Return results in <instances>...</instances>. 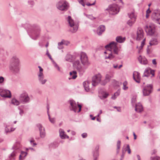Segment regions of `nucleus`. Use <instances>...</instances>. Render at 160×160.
<instances>
[{
	"mask_svg": "<svg viewBox=\"0 0 160 160\" xmlns=\"http://www.w3.org/2000/svg\"><path fill=\"white\" fill-rule=\"evenodd\" d=\"M27 28V32L30 36L33 39H36L39 37L41 32L39 26L36 24L32 25L26 23L24 26Z\"/></svg>",
	"mask_w": 160,
	"mask_h": 160,
	"instance_id": "1",
	"label": "nucleus"
},
{
	"mask_svg": "<svg viewBox=\"0 0 160 160\" xmlns=\"http://www.w3.org/2000/svg\"><path fill=\"white\" fill-rule=\"evenodd\" d=\"M68 102L70 105L69 108L71 111L75 112H79L81 111L82 108L81 105L77 104L73 100H69Z\"/></svg>",
	"mask_w": 160,
	"mask_h": 160,
	"instance_id": "2",
	"label": "nucleus"
},
{
	"mask_svg": "<svg viewBox=\"0 0 160 160\" xmlns=\"http://www.w3.org/2000/svg\"><path fill=\"white\" fill-rule=\"evenodd\" d=\"M67 20L70 27V31L73 33L76 32L78 28V24L74 22V20L72 19L71 17L70 16L68 17Z\"/></svg>",
	"mask_w": 160,
	"mask_h": 160,
	"instance_id": "3",
	"label": "nucleus"
},
{
	"mask_svg": "<svg viewBox=\"0 0 160 160\" xmlns=\"http://www.w3.org/2000/svg\"><path fill=\"white\" fill-rule=\"evenodd\" d=\"M73 67L76 69L81 75H82L85 71V69L88 67L84 66L82 67L79 60L75 61L73 63Z\"/></svg>",
	"mask_w": 160,
	"mask_h": 160,
	"instance_id": "4",
	"label": "nucleus"
},
{
	"mask_svg": "<svg viewBox=\"0 0 160 160\" xmlns=\"http://www.w3.org/2000/svg\"><path fill=\"white\" fill-rule=\"evenodd\" d=\"M38 68L39 69V70L37 73L38 80L40 83L43 85L45 83L47 80L44 78L43 68L40 66H38Z\"/></svg>",
	"mask_w": 160,
	"mask_h": 160,
	"instance_id": "5",
	"label": "nucleus"
},
{
	"mask_svg": "<svg viewBox=\"0 0 160 160\" xmlns=\"http://www.w3.org/2000/svg\"><path fill=\"white\" fill-rule=\"evenodd\" d=\"M106 10L108 11L110 14L115 15L119 12V7L117 4H113L110 5Z\"/></svg>",
	"mask_w": 160,
	"mask_h": 160,
	"instance_id": "6",
	"label": "nucleus"
},
{
	"mask_svg": "<svg viewBox=\"0 0 160 160\" xmlns=\"http://www.w3.org/2000/svg\"><path fill=\"white\" fill-rule=\"evenodd\" d=\"M145 29L148 35L152 36L155 32V26L153 24L150 23L145 26Z\"/></svg>",
	"mask_w": 160,
	"mask_h": 160,
	"instance_id": "7",
	"label": "nucleus"
},
{
	"mask_svg": "<svg viewBox=\"0 0 160 160\" xmlns=\"http://www.w3.org/2000/svg\"><path fill=\"white\" fill-rule=\"evenodd\" d=\"M30 99L28 94L26 92L21 93L19 97V101L21 103L23 104L29 103L30 101Z\"/></svg>",
	"mask_w": 160,
	"mask_h": 160,
	"instance_id": "8",
	"label": "nucleus"
},
{
	"mask_svg": "<svg viewBox=\"0 0 160 160\" xmlns=\"http://www.w3.org/2000/svg\"><path fill=\"white\" fill-rule=\"evenodd\" d=\"M68 4L65 1H60L56 5L57 8L61 11L66 10L68 8Z\"/></svg>",
	"mask_w": 160,
	"mask_h": 160,
	"instance_id": "9",
	"label": "nucleus"
},
{
	"mask_svg": "<svg viewBox=\"0 0 160 160\" xmlns=\"http://www.w3.org/2000/svg\"><path fill=\"white\" fill-rule=\"evenodd\" d=\"M117 43L115 42H112L108 44L105 46V48H110V49L113 50L114 53L116 54H118L119 50L117 47Z\"/></svg>",
	"mask_w": 160,
	"mask_h": 160,
	"instance_id": "10",
	"label": "nucleus"
},
{
	"mask_svg": "<svg viewBox=\"0 0 160 160\" xmlns=\"http://www.w3.org/2000/svg\"><path fill=\"white\" fill-rule=\"evenodd\" d=\"M80 59L82 63L84 66L88 67L89 65L88 57L84 52H82L80 54Z\"/></svg>",
	"mask_w": 160,
	"mask_h": 160,
	"instance_id": "11",
	"label": "nucleus"
},
{
	"mask_svg": "<svg viewBox=\"0 0 160 160\" xmlns=\"http://www.w3.org/2000/svg\"><path fill=\"white\" fill-rule=\"evenodd\" d=\"M152 84L148 85L143 88L142 92L143 96H148L152 92Z\"/></svg>",
	"mask_w": 160,
	"mask_h": 160,
	"instance_id": "12",
	"label": "nucleus"
},
{
	"mask_svg": "<svg viewBox=\"0 0 160 160\" xmlns=\"http://www.w3.org/2000/svg\"><path fill=\"white\" fill-rule=\"evenodd\" d=\"M0 95L2 97L7 98H10L12 96L9 90L2 88H0Z\"/></svg>",
	"mask_w": 160,
	"mask_h": 160,
	"instance_id": "13",
	"label": "nucleus"
},
{
	"mask_svg": "<svg viewBox=\"0 0 160 160\" xmlns=\"http://www.w3.org/2000/svg\"><path fill=\"white\" fill-rule=\"evenodd\" d=\"M102 78L101 75L98 74L94 76L92 78V85L93 86H96L100 82Z\"/></svg>",
	"mask_w": 160,
	"mask_h": 160,
	"instance_id": "14",
	"label": "nucleus"
},
{
	"mask_svg": "<svg viewBox=\"0 0 160 160\" xmlns=\"http://www.w3.org/2000/svg\"><path fill=\"white\" fill-rule=\"evenodd\" d=\"M152 18L160 24V10L155 11L152 15Z\"/></svg>",
	"mask_w": 160,
	"mask_h": 160,
	"instance_id": "15",
	"label": "nucleus"
},
{
	"mask_svg": "<svg viewBox=\"0 0 160 160\" xmlns=\"http://www.w3.org/2000/svg\"><path fill=\"white\" fill-rule=\"evenodd\" d=\"M20 61L16 56H13L11 59L10 65H20Z\"/></svg>",
	"mask_w": 160,
	"mask_h": 160,
	"instance_id": "16",
	"label": "nucleus"
},
{
	"mask_svg": "<svg viewBox=\"0 0 160 160\" xmlns=\"http://www.w3.org/2000/svg\"><path fill=\"white\" fill-rule=\"evenodd\" d=\"M137 36L136 39L137 40H140L143 38V32L141 28H138L137 31Z\"/></svg>",
	"mask_w": 160,
	"mask_h": 160,
	"instance_id": "17",
	"label": "nucleus"
},
{
	"mask_svg": "<svg viewBox=\"0 0 160 160\" xmlns=\"http://www.w3.org/2000/svg\"><path fill=\"white\" fill-rule=\"evenodd\" d=\"M22 145L19 141H17L14 144L12 148V149L17 152H18L20 148H21Z\"/></svg>",
	"mask_w": 160,
	"mask_h": 160,
	"instance_id": "18",
	"label": "nucleus"
},
{
	"mask_svg": "<svg viewBox=\"0 0 160 160\" xmlns=\"http://www.w3.org/2000/svg\"><path fill=\"white\" fill-rule=\"evenodd\" d=\"M133 78L137 83H139L140 82V73L138 72L134 71L133 74Z\"/></svg>",
	"mask_w": 160,
	"mask_h": 160,
	"instance_id": "19",
	"label": "nucleus"
},
{
	"mask_svg": "<svg viewBox=\"0 0 160 160\" xmlns=\"http://www.w3.org/2000/svg\"><path fill=\"white\" fill-rule=\"evenodd\" d=\"M9 68L10 70L14 73H18L19 71V66L9 65Z\"/></svg>",
	"mask_w": 160,
	"mask_h": 160,
	"instance_id": "20",
	"label": "nucleus"
},
{
	"mask_svg": "<svg viewBox=\"0 0 160 160\" xmlns=\"http://www.w3.org/2000/svg\"><path fill=\"white\" fill-rule=\"evenodd\" d=\"M59 136L61 138L64 139L66 138H69V137L65 133L64 130L61 128L59 129Z\"/></svg>",
	"mask_w": 160,
	"mask_h": 160,
	"instance_id": "21",
	"label": "nucleus"
},
{
	"mask_svg": "<svg viewBox=\"0 0 160 160\" xmlns=\"http://www.w3.org/2000/svg\"><path fill=\"white\" fill-rule=\"evenodd\" d=\"M99 147L98 146H97L95 148L94 151L93 152V160H97L98 157L99 155L98 149Z\"/></svg>",
	"mask_w": 160,
	"mask_h": 160,
	"instance_id": "22",
	"label": "nucleus"
},
{
	"mask_svg": "<svg viewBox=\"0 0 160 160\" xmlns=\"http://www.w3.org/2000/svg\"><path fill=\"white\" fill-rule=\"evenodd\" d=\"M105 29L104 25H101L99 26L97 30V34L99 35H101L102 33L105 31Z\"/></svg>",
	"mask_w": 160,
	"mask_h": 160,
	"instance_id": "23",
	"label": "nucleus"
},
{
	"mask_svg": "<svg viewBox=\"0 0 160 160\" xmlns=\"http://www.w3.org/2000/svg\"><path fill=\"white\" fill-rule=\"evenodd\" d=\"M138 58L140 63L141 64L146 65L148 64V60L144 57H142L141 56H140Z\"/></svg>",
	"mask_w": 160,
	"mask_h": 160,
	"instance_id": "24",
	"label": "nucleus"
},
{
	"mask_svg": "<svg viewBox=\"0 0 160 160\" xmlns=\"http://www.w3.org/2000/svg\"><path fill=\"white\" fill-rule=\"evenodd\" d=\"M135 110L138 112H142L143 110V107L142 104L138 103L135 105Z\"/></svg>",
	"mask_w": 160,
	"mask_h": 160,
	"instance_id": "25",
	"label": "nucleus"
},
{
	"mask_svg": "<svg viewBox=\"0 0 160 160\" xmlns=\"http://www.w3.org/2000/svg\"><path fill=\"white\" fill-rule=\"evenodd\" d=\"M74 59V56L69 54H67L65 57V60L70 62H72Z\"/></svg>",
	"mask_w": 160,
	"mask_h": 160,
	"instance_id": "26",
	"label": "nucleus"
},
{
	"mask_svg": "<svg viewBox=\"0 0 160 160\" xmlns=\"http://www.w3.org/2000/svg\"><path fill=\"white\" fill-rule=\"evenodd\" d=\"M112 77V75H110L109 74H106V79L105 81L103 82H101V84L102 85H104L106 83L109 81L110 79Z\"/></svg>",
	"mask_w": 160,
	"mask_h": 160,
	"instance_id": "27",
	"label": "nucleus"
},
{
	"mask_svg": "<svg viewBox=\"0 0 160 160\" xmlns=\"http://www.w3.org/2000/svg\"><path fill=\"white\" fill-rule=\"evenodd\" d=\"M125 37H122L121 36H117L116 38V41L117 42L120 43L123 42L125 40Z\"/></svg>",
	"mask_w": 160,
	"mask_h": 160,
	"instance_id": "28",
	"label": "nucleus"
},
{
	"mask_svg": "<svg viewBox=\"0 0 160 160\" xmlns=\"http://www.w3.org/2000/svg\"><path fill=\"white\" fill-rule=\"evenodd\" d=\"M77 77V72L76 71H73L70 72V77L69 78V79H75Z\"/></svg>",
	"mask_w": 160,
	"mask_h": 160,
	"instance_id": "29",
	"label": "nucleus"
},
{
	"mask_svg": "<svg viewBox=\"0 0 160 160\" xmlns=\"http://www.w3.org/2000/svg\"><path fill=\"white\" fill-rule=\"evenodd\" d=\"M90 83L88 81H86L83 82V85L85 90L86 92H88L89 91V84Z\"/></svg>",
	"mask_w": 160,
	"mask_h": 160,
	"instance_id": "30",
	"label": "nucleus"
},
{
	"mask_svg": "<svg viewBox=\"0 0 160 160\" xmlns=\"http://www.w3.org/2000/svg\"><path fill=\"white\" fill-rule=\"evenodd\" d=\"M20 101L15 98H13L11 101V103L15 106H18L20 104Z\"/></svg>",
	"mask_w": 160,
	"mask_h": 160,
	"instance_id": "31",
	"label": "nucleus"
},
{
	"mask_svg": "<svg viewBox=\"0 0 160 160\" xmlns=\"http://www.w3.org/2000/svg\"><path fill=\"white\" fill-rule=\"evenodd\" d=\"M158 41L157 39L152 38L149 42L150 45L151 46L152 45H156L158 44Z\"/></svg>",
	"mask_w": 160,
	"mask_h": 160,
	"instance_id": "32",
	"label": "nucleus"
},
{
	"mask_svg": "<svg viewBox=\"0 0 160 160\" xmlns=\"http://www.w3.org/2000/svg\"><path fill=\"white\" fill-rule=\"evenodd\" d=\"M27 155V153L26 152L22 151L19 155V160H23Z\"/></svg>",
	"mask_w": 160,
	"mask_h": 160,
	"instance_id": "33",
	"label": "nucleus"
},
{
	"mask_svg": "<svg viewBox=\"0 0 160 160\" xmlns=\"http://www.w3.org/2000/svg\"><path fill=\"white\" fill-rule=\"evenodd\" d=\"M150 68H146L144 71L143 76L147 77L149 76L150 74Z\"/></svg>",
	"mask_w": 160,
	"mask_h": 160,
	"instance_id": "34",
	"label": "nucleus"
},
{
	"mask_svg": "<svg viewBox=\"0 0 160 160\" xmlns=\"http://www.w3.org/2000/svg\"><path fill=\"white\" fill-rule=\"evenodd\" d=\"M18 152L13 150V151L10 154V155L9 156V159L11 160L15 159L16 154Z\"/></svg>",
	"mask_w": 160,
	"mask_h": 160,
	"instance_id": "35",
	"label": "nucleus"
},
{
	"mask_svg": "<svg viewBox=\"0 0 160 160\" xmlns=\"http://www.w3.org/2000/svg\"><path fill=\"white\" fill-rule=\"evenodd\" d=\"M128 15L130 19H133V18H134L135 19H136V16L135 14H134V11H132L131 12L129 13L128 14Z\"/></svg>",
	"mask_w": 160,
	"mask_h": 160,
	"instance_id": "36",
	"label": "nucleus"
},
{
	"mask_svg": "<svg viewBox=\"0 0 160 160\" xmlns=\"http://www.w3.org/2000/svg\"><path fill=\"white\" fill-rule=\"evenodd\" d=\"M136 21L135 19H131L129 20L127 22V24L130 26H131L135 23Z\"/></svg>",
	"mask_w": 160,
	"mask_h": 160,
	"instance_id": "37",
	"label": "nucleus"
},
{
	"mask_svg": "<svg viewBox=\"0 0 160 160\" xmlns=\"http://www.w3.org/2000/svg\"><path fill=\"white\" fill-rule=\"evenodd\" d=\"M120 93V91L119 90H118L117 92L114 93L112 97L111 98L113 100H115L119 95Z\"/></svg>",
	"mask_w": 160,
	"mask_h": 160,
	"instance_id": "38",
	"label": "nucleus"
},
{
	"mask_svg": "<svg viewBox=\"0 0 160 160\" xmlns=\"http://www.w3.org/2000/svg\"><path fill=\"white\" fill-rule=\"evenodd\" d=\"M115 57V55L112 52H111L109 54L108 56H106L105 58L106 59H109L110 60H111L113 59Z\"/></svg>",
	"mask_w": 160,
	"mask_h": 160,
	"instance_id": "39",
	"label": "nucleus"
},
{
	"mask_svg": "<svg viewBox=\"0 0 160 160\" xmlns=\"http://www.w3.org/2000/svg\"><path fill=\"white\" fill-rule=\"evenodd\" d=\"M5 133L7 134L8 133H10V128H9V126L5 124Z\"/></svg>",
	"mask_w": 160,
	"mask_h": 160,
	"instance_id": "40",
	"label": "nucleus"
},
{
	"mask_svg": "<svg viewBox=\"0 0 160 160\" xmlns=\"http://www.w3.org/2000/svg\"><path fill=\"white\" fill-rule=\"evenodd\" d=\"M63 41H62L61 42H59L58 43V48L59 49H62L63 48Z\"/></svg>",
	"mask_w": 160,
	"mask_h": 160,
	"instance_id": "41",
	"label": "nucleus"
},
{
	"mask_svg": "<svg viewBox=\"0 0 160 160\" xmlns=\"http://www.w3.org/2000/svg\"><path fill=\"white\" fill-rule=\"evenodd\" d=\"M47 109H48V110H49V108H48V107H47ZM48 116L49 119V121H50V122L52 123H55V118H50V117L49 114L48 113Z\"/></svg>",
	"mask_w": 160,
	"mask_h": 160,
	"instance_id": "42",
	"label": "nucleus"
},
{
	"mask_svg": "<svg viewBox=\"0 0 160 160\" xmlns=\"http://www.w3.org/2000/svg\"><path fill=\"white\" fill-rule=\"evenodd\" d=\"M40 136L41 138H44L46 136L45 130L40 132Z\"/></svg>",
	"mask_w": 160,
	"mask_h": 160,
	"instance_id": "43",
	"label": "nucleus"
},
{
	"mask_svg": "<svg viewBox=\"0 0 160 160\" xmlns=\"http://www.w3.org/2000/svg\"><path fill=\"white\" fill-rule=\"evenodd\" d=\"M37 126L39 129V132L45 130L44 128L42 127L41 124H38L37 125Z\"/></svg>",
	"mask_w": 160,
	"mask_h": 160,
	"instance_id": "44",
	"label": "nucleus"
},
{
	"mask_svg": "<svg viewBox=\"0 0 160 160\" xmlns=\"http://www.w3.org/2000/svg\"><path fill=\"white\" fill-rule=\"evenodd\" d=\"M136 97L135 96H134L131 99V103L132 105L133 106L134 105L135 106V105L136 104Z\"/></svg>",
	"mask_w": 160,
	"mask_h": 160,
	"instance_id": "45",
	"label": "nucleus"
},
{
	"mask_svg": "<svg viewBox=\"0 0 160 160\" xmlns=\"http://www.w3.org/2000/svg\"><path fill=\"white\" fill-rule=\"evenodd\" d=\"M108 94L106 92H105L103 93V94L101 96H99V97L100 98V99H104L106 98L108 96Z\"/></svg>",
	"mask_w": 160,
	"mask_h": 160,
	"instance_id": "46",
	"label": "nucleus"
},
{
	"mask_svg": "<svg viewBox=\"0 0 160 160\" xmlns=\"http://www.w3.org/2000/svg\"><path fill=\"white\" fill-rule=\"evenodd\" d=\"M127 82L126 81H125L123 82V89L124 90H127L128 89V87L127 86Z\"/></svg>",
	"mask_w": 160,
	"mask_h": 160,
	"instance_id": "47",
	"label": "nucleus"
},
{
	"mask_svg": "<svg viewBox=\"0 0 160 160\" xmlns=\"http://www.w3.org/2000/svg\"><path fill=\"white\" fill-rule=\"evenodd\" d=\"M120 145H121L120 141L119 140L117 142V153H118V152H119V150L120 148Z\"/></svg>",
	"mask_w": 160,
	"mask_h": 160,
	"instance_id": "48",
	"label": "nucleus"
},
{
	"mask_svg": "<svg viewBox=\"0 0 160 160\" xmlns=\"http://www.w3.org/2000/svg\"><path fill=\"white\" fill-rule=\"evenodd\" d=\"M53 64L55 68L57 69L59 71H60V69L59 67L57 65V64L54 61H53Z\"/></svg>",
	"mask_w": 160,
	"mask_h": 160,
	"instance_id": "49",
	"label": "nucleus"
},
{
	"mask_svg": "<svg viewBox=\"0 0 160 160\" xmlns=\"http://www.w3.org/2000/svg\"><path fill=\"white\" fill-rule=\"evenodd\" d=\"M150 160H160V157L158 156L152 157L150 158Z\"/></svg>",
	"mask_w": 160,
	"mask_h": 160,
	"instance_id": "50",
	"label": "nucleus"
},
{
	"mask_svg": "<svg viewBox=\"0 0 160 160\" xmlns=\"http://www.w3.org/2000/svg\"><path fill=\"white\" fill-rule=\"evenodd\" d=\"M84 14L87 17L91 20H93L95 19V18L92 15H87L85 13H84Z\"/></svg>",
	"mask_w": 160,
	"mask_h": 160,
	"instance_id": "51",
	"label": "nucleus"
},
{
	"mask_svg": "<svg viewBox=\"0 0 160 160\" xmlns=\"http://www.w3.org/2000/svg\"><path fill=\"white\" fill-rule=\"evenodd\" d=\"M4 78L2 76L0 77V85H2L4 84Z\"/></svg>",
	"mask_w": 160,
	"mask_h": 160,
	"instance_id": "52",
	"label": "nucleus"
},
{
	"mask_svg": "<svg viewBox=\"0 0 160 160\" xmlns=\"http://www.w3.org/2000/svg\"><path fill=\"white\" fill-rule=\"evenodd\" d=\"M30 142L31 143V144L32 146H34L37 145V143L36 142H35L34 140L32 138L31 140H30Z\"/></svg>",
	"mask_w": 160,
	"mask_h": 160,
	"instance_id": "53",
	"label": "nucleus"
},
{
	"mask_svg": "<svg viewBox=\"0 0 160 160\" xmlns=\"http://www.w3.org/2000/svg\"><path fill=\"white\" fill-rule=\"evenodd\" d=\"M18 108L20 111L19 112L20 115L22 116L24 113L23 110L21 108V106H19Z\"/></svg>",
	"mask_w": 160,
	"mask_h": 160,
	"instance_id": "54",
	"label": "nucleus"
},
{
	"mask_svg": "<svg viewBox=\"0 0 160 160\" xmlns=\"http://www.w3.org/2000/svg\"><path fill=\"white\" fill-rule=\"evenodd\" d=\"M145 39L144 38L143 41L142 42L141 46L139 47V49H141L143 47L145 44Z\"/></svg>",
	"mask_w": 160,
	"mask_h": 160,
	"instance_id": "55",
	"label": "nucleus"
},
{
	"mask_svg": "<svg viewBox=\"0 0 160 160\" xmlns=\"http://www.w3.org/2000/svg\"><path fill=\"white\" fill-rule=\"evenodd\" d=\"M28 3L31 7H32L34 4V2L32 0H28Z\"/></svg>",
	"mask_w": 160,
	"mask_h": 160,
	"instance_id": "56",
	"label": "nucleus"
},
{
	"mask_svg": "<svg viewBox=\"0 0 160 160\" xmlns=\"http://www.w3.org/2000/svg\"><path fill=\"white\" fill-rule=\"evenodd\" d=\"M127 149L126 150V151H127L128 152L129 154L131 153V150L130 148V147L129 145H127Z\"/></svg>",
	"mask_w": 160,
	"mask_h": 160,
	"instance_id": "57",
	"label": "nucleus"
},
{
	"mask_svg": "<svg viewBox=\"0 0 160 160\" xmlns=\"http://www.w3.org/2000/svg\"><path fill=\"white\" fill-rule=\"evenodd\" d=\"M150 74L152 75L151 77H154V71L151 69L150 68Z\"/></svg>",
	"mask_w": 160,
	"mask_h": 160,
	"instance_id": "58",
	"label": "nucleus"
},
{
	"mask_svg": "<svg viewBox=\"0 0 160 160\" xmlns=\"http://www.w3.org/2000/svg\"><path fill=\"white\" fill-rule=\"evenodd\" d=\"M46 55L48 56L49 58L52 60H53L51 56L48 52V50L47 49V50Z\"/></svg>",
	"mask_w": 160,
	"mask_h": 160,
	"instance_id": "59",
	"label": "nucleus"
},
{
	"mask_svg": "<svg viewBox=\"0 0 160 160\" xmlns=\"http://www.w3.org/2000/svg\"><path fill=\"white\" fill-rule=\"evenodd\" d=\"M78 1L83 6H85V4L84 2V0H78Z\"/></svg>",
	"mask_w": 160,
	"mask_h": 160,
	"instance_id": "60",
	"label": "nucleus"
},
{
	"mask_svg": "<svg viewBox=\"0 0 160 160\" xmlns=\"http://www.w3.org/2000/svg\"><path fill=\"white\" fill-rule=\"evenodd\" d=\"M62 41H63V45H68L69 43V42L68 41H66L64 40H62Z\"/></svg>",
	"mask_w": 160,
	"mask_h": 160,
	"instance_id": "61",
	"label": "nucleus"
},
{
	"mask_svg": "<svg viewBox=\"0 0 160 160\" xmlns=\"http://www.w3.org/2000/svg\"><path fill=\"white\" fill-rule=\"evenodd\" d=\"M82 136L83 138H86L87 137V134L86 133H83L82 134Z\"/></svg>",
	"mask_w": 160,
	"mask_h": 160,
	"instance_id": "62",
	"label": "nucleus"
},
{
	"mask_svg": "<svg viewBox=\"0 0 160 160\" xmlns=\"http://www.w3.org/2000/svg\"><path fill=\"white\" fill-rule=\"evenodd\" d=\"M114 108L116 109L118 112H121V109L120 107H118L116 106L114 107Z\"/></svg>",
	"mask_w": 160,
	"mask_h": 160,
	"instance_id": "63",
	"label": "nucleus"
},
{
	"mask_svg": "<svg viewBox=\"0 0 160 160\" xmlns=\"http://www.w3.org/2000/svg\"><path fill=\"white\" fill-rule=\"evenodd\" d=\"M95 4V2H94L92 4H90L89 3H87L86 4V5L88 6H90L94 5Z\"/></svg>",
	"mask_w": 160,
	"mask_h": 160,
	"instance_id": "64",
	"label": "nucleus"
}]
</instances>
